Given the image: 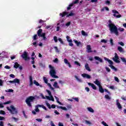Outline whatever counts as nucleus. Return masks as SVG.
<instances>
[{
  "mask_svg": "<svg viewBox=\"0 0 126 126\" xmlns=\"http://www.w3.org/2000/svg\"><path fill=\"white\" fill-rule=\"evenodd\" d=\"M85 123L87 124V125H92L91 122H90V121H88L87 120L85 121Z\"/></svg>",
  "mask_w": 126,
  "mask_h": 126,
  "instance_id": "nucleus-53",
  "label": "nucleus"
},
{
  "mask_svg": "<svg viewBox=\"0 0 126 126\" xmlns=\"http://www.w3.org/2000/svg\"><path fill=\"white\" fill-rule=\"evenodd\" d=\"M46 92H47L49 96H44V95H43V94H41L40 96L41 97H42V99H47V100H49V101H52L53 102H54L55 99L54 98V96H53V95H52V93L51 92V91L48 90H46Z\"/></svg>",
  "mask_w": 126,
  "mask_h": 126,
  "instance_id": "nucleus-2",
  "label": "nucleus"
},
{
  "mask_svg": "<svg viewBox=\"0 0 126 126\" xmlns=\"http://www.w3.org/2000/svg\"><path fill=\"white\" fill-rule=\"evenodd\" d=\"M87 110L88 111V112H90V113H94V109H93L92 107H88L87 108Z\"/></svg>",
  "mask_w": 126,
  "mask_h": 126,
  "instance_id": "nucleus-23",
  "label": "nucleus"
},
{
  "mask_svg": "<svg viewBox=\"0 0 126 126\" xmlns=\"http://www.w3.org/2000/svg\"><path fill=\"white\" fill-rule=\"evenodd\" d=\"M74 15V13L71 12L68 15L66 16V17H69V16H73Z\"/></svg>",
  "mask_w": 126,
  "mask_h": 126,
  "instance_id": "nucleus-42",
  "label": "nucleus"
},
{
  "mask_svg": "<svg viewBox=\"0 0 126 126\" xmlns=\"http://www.w3.org/2000/svg\"><path fill=\"white\" fill-rule=\"evenodd\" d=\"M85 67L86 69L88 71H91V69H90V67H89V65L88 64H86L85 65Z\"/></svg>",
  "mask_w": 126,
  "mask_h": 126,
  "instance_id": "nucleus-29",
  "label": "nucleus"
},
{
  "mask_svg": "<svg viewBox=\"0 0 126 126\" xmlns=\"http://www.w3.org/2000/svg\"><path fill=\"white\" fill-rule=\"evenodd\" d=\"M117 49L120 53H124V49L122 48L121 46H118Z\"/></svg>",
  "mask_w": 126,
  "mask_h": 126,
  "instance_id": "nucleus-30",
  "label": "nucleus"
},
{
  "mask_svg": "<svg viewBox=\"0 0 126 126\" xmlns=\"http://www.w3.org/2000/svg\"><path fill=\"white\" fill-rule=\"evenodd\" d=\"M19 66H20L19 64H18V63H15V64L14 65V67L15 68H18Z\"/></svg>",
  "mask_w": 126,
  "mask_h": 126,
  "instance_id": "nucleus-34",
  "label": "nucleus"
},
{
  "mask_svg": "<svg viewBox=\"0 0 126 126\" xmlns=\"http://www.w3.org/2000/svg\"><path fill=\"white\" fill-rule=\"evenodd\" d=\"M43 78L45 83L47 84L48 86H49L50 89H51V90H53V91H55V89L53 88V87H52V85H51V84L50 83H48V79H47V78L45 77H43Z\"/></svg>",
  "mask_w": 126,
  "mask_h": 126,
  "instance_id": "nucleus-11",
  "label": "nucleus"
},
{
  "mask_svg": "<svg viewBox=\"0 0 126 126\" xmlns=\"http://www.w3.org/2000/svg\"><path fill=\"white\" fill-rule=\"evenodd\" d=\"M33 85V81L32 79V76H30V86H32Z\"/></svg>",
  "mask_w": 126,
  "mask_h": 126,
  "instance_id": "nucleus-31",
  "label": "nucleus"
},
{
  "mask_svg": "<svg viewBox=\"0 0 126 126\" xmlns=\"http://www.w3.org/2000/svg\"><path fill=\"white\" fill-rule=\"evenodd\" d=\"M85 89L87 92H89V91H90V89L88 87H86Z\"/></svg>",
  "mask_w": 126,
  "mask_h": 126,
  "instance_id": "nucleus-61",
  "label": "nucleus"
},
{
  "mask_svg": "<svg viewBox=\"0 0 126 126\" xmlns=\"http://www.w3.org/2000/svg\"><path fill=\"white\" fill-rule=\"evenodd\" d=\"M57 103H58V104L59 105H63V104L62 103V102H60V101L59 100V97H57L56 96H54Z\"/></svg>",
  "mask_w": 126,
  "mask_h": 126,
  "instance_id": "nucleus-32",
  "label": "nucleus"
},
{
  "mask_svg": "<svg viewBox=\"0 0 126 126\" xmlns=\"http://www.w3.org/2000/svg\"><path fill=\"white\" fill-rule=\"evenodd\" d=\"M68 14V12L64 11L62 13H60V16H62V17H64L65 15H67Z\"/></svg>",
  "mask_w": 126,
  "mask_h": 126,
  "instance_id": "nucleus-21",
  "label": "nucleus"
},
{
  "mask_svg": "<svg viewBox=\"0 0 126 126\" xmlns=\"http://www.w3.org/2000/svg\"><path fill=\"white\" fill-rule=\"evenodd\" d=\"M74 78L78 81V82H82V80L78 77L77 75L74 76Z\"/></svg>",
  "mask_w": 126,
  "mask_h": 126,
  "instance_id": "nucleus-27",
  "label": "nucleus"
},
{
  "mask_svg": "<svg viewBox=\"0 0 126 126\" xmlns=\"http://www.w3.org/2000/svg\"><path fill=\"white\" fill-rule=\"evenodd\" d=\"M0 114L1 115H5V112H4V111H3V110H0Z\"/></svg>",
  "mask_w": 126,
  "mask_h": 126,
  "instance_id": "nucleus-51",
  "label": "nucleus"
},
{
  "mask_svg": "<svg viewBox=\"0 0 126 126\" xmlns=\"http://www.w3.org/2000/svg\"><path fill=\"white\" fill-rule=\"evenodd\" d=\"M33 83H34V84L36 85V86H39V83H38V82L36 81L35 80H34L33 81Z\"/></svg>",
  "mask_w": 126,
  "mask_h": 126,
  "instance_id": "nucleus-49",
  "label": "nucleus"
},
{
  "mask_svg": "<svg viewBox=\"0 0 126 126\" xmlns=\"http://www.w3.org/2000/svg\"><path fill=\"white\" fill-rule=\"evenodd\" d=\"M72 99L73 100H75L76 102H79V98L78 97H72Z\"/></svg>",
  "mask_w": 126,
  "mask_h": 126,
  "instance_id": "nucleus-38",
  "label": "nucleus"
},
{
  "mask_svg": "<svg viewBox=\"0 0 126 126\" xmlns=\"http://www.w3.org/2000/svg\"><path fill=\"white\" fill-rule=\"evenodd\" d=\"M60 109H61V110H63V111H67V108H66V107H65L61 106V107H60Z\"/></svg>",
  "mask_w": 126,
  "mask_h": 126,
  "instance_id": "nucleus-39",
  "label": "nucleus"
},
{
  "mask_svg": "<svg viewBox=\"0 0 126 126\" xmlns=\"http://www.w3.org/2000/svg\"><path fill=\"white\" fill-rule=\"evenodd\" d=\"M112 12L113 13H114L113 14L114 17H116V18H120V17H122V15L120 14V13L119 11H117V10H112ZM116 14L118 15H117Z\"/></svg>",
  "mask_w": 126,
  "mask_h": 126,
  "instance_id": "nucleus-9",
  "label": "nucleus"
},
{
  "mask_svg": "<svg viewBox=\"0 0 126 126\" xmlns=\"http://www.w3.org/2000/svg\"><path fill=\"white\" fill-rule=\"evenodd\" d=\"M45 104L47 107H48L49 109H51V104L50 103H48V102L46 101Z\"/></svg>",
  "mask_w": 126,
  "mask_h": 126,
  "instance_id": "nucleus-41",
  "label": "nucleus"
},
{
  "mask_svg": "<svg viewBox=\"0 0 126 126\" xmlns=\"http://www.w3.org/2000/svg\"><path fill=\"white\" fill-rule=\"evenodd\" d=\"M104 98H105V99H107V100H111L110 96L108 94L105 95Z\"/></svg>",
  "mask_w": 126,
  "mask_h": 126,
  "instance_id": "nucleus-36",
  "label": "nucleus"
},
{
  "mask_svg": "<svg viewBox=\"0 0 126 126\" xmlns=\"http://www.w3.org/2000/svg\"><path fill=\"white\" fill-rule=\"evenodd\" d=\"M118 44L119 45H120V46H122V47H124V46H125V43H124V42H123L122 41L121 42H119Z\"/></svg>",
  "mask_w": 126,
  "mask_h": 126,
  "instance_id": "nucleus-48",
  "label": "nucleus"
},
{
  "mask_svg": "<svg viewBox=\"0 0 126 126\" xmlns=\"http://www.w3.org/2000/svg\"><path fill=\"white\" fill-rule=\"evenodd\" d=\"M43 105L38 104L35 106L34 110L32 111V114L33 115H36V113H39L40 112V110L38 108H42Z\"/></svg>",
  "mask_w": 126,
  "mask_h": 126,
  "instance_id": "nucleus-7",
  "label": "nucleus"
},
{
  "mask_svg": "<svg viewBox=\"0 0 126 126\" xmlns=\"http://www.w3.org/2000/svg\"><path fill=\"white\" fill-rule=\"evenodd\" d=\"M45 22H46V21H43L42 20H40L39 21V23L40 24H42V25H43V26H46L47 24H46V23H45Z\"/></svg>",
  "mask_w": 126,
  "mask_h": 126,
  "instance_id": "nucleus-24",
  "label": "nucleus"
},
{
  "mask_svg": "<svg viewBox=\"0 0 126 126\" xmlns=\"http://www.w3.org/2000/svg\"><path fill=\"white\" fill-rule=\"evenodd\" d=\"M75 44L77 46V47H79V46H81V42L80 41H78L76 40H73Z\"/></svg>",
  "mask_w": 126,
  "mask_h": 126,
  "instance_id": "nucleus-26",
  "label": "nucleus"
},
{
  "mask_svg": "<svg viewBox=\"0 0 126 126\" xmlns=\"http://www.w3.org/2000/svg\"><path fill=\"white\" fill-rule=\"evenodd\" d=\"M46 29H52V26H47L46 27Z\"/></svg>",
  "mask_w": 126,
  "mask_h": 126,
  "instance_id": "nucleus-54",
  "label": "nucleus"
},
{
  "mask_svg": "<svg viewBox=\"0 0 126 126\" xmlns=\"http://www.w3.org/2000/svg\"><path fill=\"white\" fill-rule=\"evenodd\" d=\"M53 39L55 42V43H57L58 42V37L56 36H54Z\"/></svg>",
  "mask_w": 126,
  "mask_h": 126,
  "instance_id": "nucleus-46",
  "label": "nucleus"
},
{
  "mask_svg": "<svg viewBox=\"0 0 126 126\" xmlns=\"http://www.w3.org/2000/svg\"><path fill=\"white\" fill-rule=\"evenodd\" d=\"M94 84H96L97 86H98V87H100V86H101V82L98 80V79L95 80V81L94 82Z\"/></svg>",
  "mask_w": 126,
  "mask_h": 126,
  "instance_id": "nucleus-19",
  "label": "nucleus"
},
{
  "mask_svg": "<svg viewBox=\"0 0 126 126\" xmlns=\"http://www.w3.org/2000/svg\"><path fill=\"white\" fill-rule=\"evenodd\" d=\"M99 87V92H100V93H104V89H103V88H102V86H100Z\"/></svg>",
  "mask_w": 126,
  "mask_h": 126,
  "instance_id": "nucleus-33",
  "label": "nucleus"
},
{
  "mask_svg": "<svg viewBox=\"0 0 126 126\" xmlns=\"http://www.w3.org/2000/svg\"><path fill=\"white\" fill-rule=\"evenodd\" d=\"M109 30L111 32H118V28L115 24L112 23L111 20L109 21L108 25Z\"/></svg>",
  "mask_w": 126,
  "mask_h": 126,
  "instance_id": "nucleus-4",
  "label": "nucleus"
},
{
  "mask_svg": "<svg viewBox=\"0 0 126 126\" xmlns=\"http://www.w3.org/2000/svg\"><path fill=\"white\" fill-rule=\"evenodd\" d=\"M79 0H76L74 1H73L71 3H70L69 5V6L67 7V11H68V10H70V9H71V7L73 6V4H76L77 3H79Z\"/></svg>",
  "mask_w": 126,
  "mask_h": 126,
  "instance_id": "nucleus-10",
  "label": "nucleus"
},
{
  "mask_svg": "<svg viewBox=\"0 0 126 126\" xmlns=\"http://www.w3.org/2000/svg\"><path fill=\"white\" fill-rule=\"evenodd\" d=\"M49 68L50 69L49 74L53 77V78H59V76H57V72L56 71V69L55 67L53 66L52 65H49Z\"/></svg>",
  "mask_w": 126,
  "mask_h": 126,
  "instance_id": "nucleus-1",
  "label": "nucleus"
},
{
  "mask_svg": "<svg viewBox=\"0 0 126 126\" xmlns=\"http://www.w3.org/2000/svg\"><path fill=\"white\" fill-rule=\"evenodd\" d=\"M64 63H65V64H67V65H68V66H69V67H70V68L71 67V65H70V63H69V62H68V61L67 60V59H64Z\"/></svg>",
  "mask_w": 126,
  "mask_h": 126,
  "instance_id": "nucleus-20",
  "label": "nucleus"
},
{
  "mask_svg": "<svg viewBox=\"0 0 126 126\" xmlns=\"http://www.w3.org/2000/svg\"><path fill=\"white\" fill-rule=\"evenodd\" d=\"M4 68H6V69H10V66L6 65L4 66Z\"/></svg>",
  "mask_w": 126,
  "mask_h": 126,
  "instance_id": "nucleus-58",
  "label": "nucleus"
},
{
  "mask_svg": "<svg viewBox=\"0 0 126 126\" xmlns=\"http://www.w3.org/2000/svg\"><path fill=\"white\" fill-rule=\"evenodd\" d=\"M45 33L42 32H38V35L40 37H42L43 38L44 40H47V38L45 36Z\"/></svg>",
  "mask_w": 126,
  "mask_h": 126,
  "instance_id": "nucleus-14",
  "label": "nucleus"
},
{
  "mask_svg": "<svg viewBox=\"0 0 126 126\" xmlns=\"http://www.w3.org/2000/svg\"><path fill=\"white\" fill-rule=\"evenodd\" d=\"M104 60L105 61H107V62H108V63H109V66L110 67H111V69H113V70L114 71H117L118 70V69H117V68H116L115 66H114V65H113V62L110 60H109L108 58L105 57L104 58Z\"/></svg>",
  "mask_w": 126,
  "mask_h": 126,
  "instance_id": "nucleus-6",
  "label": "nucleus"
},
{
  "mask_svg": "<svg viewBox=\"0 0 126 126\" xmlns=\"http://www.w3.org/2000/svg\"><path fill=\"white\" fill-rule=\"evenodd\" d=\"M0 126H3V122H2V121L0 122Z\"/></svg>",
  "mask_w": 126,
  "mask_h": 126,
  "instance_id": "nucleus-64",
  "label": "nucleus"
},
{
  "mask_svg": "<svg viewBox=\"0 0 126 126\" xmlns=\"http://www.w3.org/2000/svg\"><path fill=\"white\" fill-rule=\"evenodd\" d=\"M82 76L83 77H84V78H87L88 79H90V78H91V75H88L87 74H85V73L82 74Z\"/></svg>",
  "mask_w": 126,
  "mask_h": 126,
  "instance_id": "nucleus-17",
  "label": "nucleus"
},
{
  "mask_svg": "<svg viewBox=\"0 0 126 126\" xmlns=\"http://www.w3.org/2000/svg\"><path fill=\"white\" fill-rule=\"evenodd\" d=\"M66 38L68 43H72V40L69 39V36H67Z\"/></svg>",
  "mask_w": 126,
  "mask_h": 126,
  "instance_id": "nucleus-35",
  "label": "nucleus"
},
{
  "mask_svg": "<svg viewBox=\"0 0 126 126\" xmlns=\"http://www.w3.org/2000/svg\"><path fill=\"white\" fill-rule=\"evenodd\" d=\"M58 41H59V42H60L61 44H63V40L62 39V38H59Z\"/></svg>",
  "mask_w": 126,
  "mask_h": 126,
  "instance_id": "nucleus-60",
  "label": "nucleus"
},
{
  "mask_svg": "<svg viewBox=\"0 0 126 126\" xmlns=\"http://www.w3.org/2000/svg\"><path fill=\"white\" fill-rule=\"evenodd\" d=\"M88 85L89 86H91V87L94 89V90H96L97 89V88L96 87V86L94 85L93 83H88Z\"/></svg>",
  "mask_w": 126,
  "mask_h": 126,
  "instance_id": "nucleus-16",
  "label": "nucleus"
},
{
  "mask_svg": "<svg viewBox=\"0 0 126 126\" xmlns=\"http://www.w3.org/2000/svg\"><path fill=\"white\" fill-rule=\"evenodd\" d=\"M34 99L35 97L34 96H31L26 99V103L29 107H30L31 108L32 107V104L31 103L33 102Z\"/></svg>",
  "mask_w": 126,
  "mask_h": 126,
  "instance_id": "nucleus-5",
  "label": "nucleus"
},
{
  "mask_svg": "<svg viewBox=\"0 0 126 126\" xmlns=\"http://www.w3.org/2000/svg\"><path fill=\"white\" fill-rule=\"evenodd\" d=\"M94 59L96 61H99V63H103V60H102V59H101L100 57H99L98 56L94 57Z\"/></svg>",
  "mask_w": 126,
  "mask_h": 126,
  "instance_id": "nucleus-22",
  "label": "nucleus"
},
{
  "mask_svg": "<svg viewBox=\"0 0 126 126\" xmlns=\"http://www.w3.org/2000/svg\"><path fill=\"white\" fill-rule=\"evenodd\" d=\"M32 45L34 46V47H37V42L34 41V40L32 41Z\"/></svg>",
  "mask_w": 126,
  "mask_h": 126,
  "instance_id": "nucleus-43",
  "label": "nucleus"
},
{
  "mask_svg": "<svg viewBox=\"0 0 126 126\" xmlns=\"http://www.w3.org/2000/svg\"><path fill=\"white\" fill-rule=\"evenodd\" d=\"M121 60L122 61L123 63H125V64H126V58L121 57Z\"/></svg>",
  "mask_w": 126,
  "mask_h": 126,
  "instance_id": "nucleus-37",
  "label": "nucleus"
},
{
  "mask_svg": "<svg viewBox=\"0 0 126 126\" xmlns=\"http://www.w3.org/2000/svg\"><path fill=\"white\" fill-rule=\"evenodd\" d=\"M71 23L70 22H68V23H66L65 24V26L67 27H68V26H69V25H70Z\"/></svg>",
  "mask_w": 126,
  "mask_h": 126,
  "instance_id": "nucleus-59",
  "label": "nucleus"
},
{
  "mask_svg": "<svg viewBox=\"0 0 126 126\" xmlns=\"http://www.w3.org/2000/svg\"><path fill=\"white\" fill-rule=\"evenodd\" d=\"M6 83L8 85H9V83H11V84H13L14 83H15V84H16V83L17 84H20V80H19V79H17V78H15L13 81H7L6 82Z\"/></svg>",
  "mask_w": 126,
  "mask_h": 126,
  "instance_id": "nucleus-8",
  "label": "nucleus"
},
{
  "mask_svg": "<svg viewBox=\"0 0 126 126\" xmlns=\"http://www.w3.org/2000/svg\"><path fill=\"white\" fill-rule=\"evenodd\" d=\"M22 58L25 60V61H28L29 60V57H28V53L26 51H24L23 54L21 55Z\"/></svg>",
  "mask_w": 126,
  "mask_h": 126,
  "instance_id": "nucleus-12",
  "label": "nucleus"
},
{
  "mask_svg": "<svg viewBox=\"0 0 126 126\" xmlns=\"http://www.w3.org/2000/svg\"><path fill=\"white\" fill-rule=\"evenodd\" d=\"M74 64H76V65H78V66H80V63H78L77 61H75Z\"/></svg>",
  "mask_w": 126,
  "mask_h": 126,
  "instance_id": "nucleus-44",
  "label": "nucleus"
},
{
  "mask_svg": "<svg viewBox=\"0 0 126 126\" xmlns=\"http://www.w3.org/2000/svg\"><path fill=\"white\" fill-rule=\"evenodd\" d=\"M3 84V81H2L1 79H0V86H2Z\"/></svg>",
  "mask_w": 126,
  "mask_h": 126,
  "instance_id": "nucleus-56",
  "label": "nucleus"
},
{
  "mask_svg": "<svg viewBox=\"0 0 126 126\" xmlns=\"http://www.w3.org/2000/svg\"><path fill=\"white\" fill-rule=\"evenodd\" d=\"M119 99L116 100V106H117V108L119 109V110H121V109H122V105H121V103L119 102Z\"/></svg>",
  "mask_w": 126,
  "mask_h": 126,
  "instance_id": "nucleus-15",
  "label": "nucleus"
},
{
  "mask_svg": "<svg viewBox=\"0 0 126 126\" xmlns=\"http://www.w3.org/2000/svg\"><path fill=\"white\" fill-rule=\"evenodd\" d=\"M102 125H103V126H109V125H108V124H107V123H106V122H105L104 121H102L101 122Z\"/></svg>",
  "mask_w": 126,
  "mask_h": 126,
  "instance_id": "nucleus-47",
  "label": "nucleus"
},
{
  "mask_svg": "<svg viewBox=\"0 0 126 126\" xmlns=\"http://www.w3.org/2000/svg\"><path fill=\"white\" fill-rule=\"evenodd\" d=\"M6 109L11 115H16L18 114V111L16 109L15 106L10 105V106L7 107Z\"/></svg>",
  "mask_w": 126,
  "mask_h": 126,
  "instance_id": "nucleus-3",
  "label": "nucleus"
},
{
  "mask_svg": "<svg viewBox=\"0 0 126 126\" xmlns=\"http://www.w3.org/2000/svg\"><path fill=\"white\" fill-rule=\"evenodd\" d=\"M39 66H40L41 67H45V64L42 63H39Z\"/></svg>",
  "mask_w": 126,
  "mask_h": 126,
  "instance_id": "nucleus-55",
  "label": "nucleus"
},
{
  "mask_svg": "<svg viewBox=\"0 0 126 126\" xmlns=\"http://www.w3.org/2000/svg\"><path fill=\"white\" fill-rule=\"evenodd\" d=\"M82 35H83V36H87L88 33L86 32H82Z\"/></svg>",
  "mask_w": 126,
  "mask_h": 126,
  "instance_id": "nucleus-52",
  "label": "nucleus"
},
{
  "mask_svg": "<svg viewBox=\"0 0 126 126\" xmlns=\"http://www.w3.org/2000/svg\"><path fill=\"white\" fill-rule=\"evenodd\" d=\"M113 60L117 63H121V61H120V58L116 53H115V56L113 58Z\"/></svg>",
  "mask_w": 126,
  "mask_h": 126,
  "instance_id": "nucleus-13",
  "label": "nucleus"
},
{
  "mask_svg": "<svg viewBox=\"0 0 126 126\" xmlns=\"http://www.w3.org/2000/svg\"><path fill=\"white\" fill-rule=\"evenodd\" d=\"M53 86L54 87H55V88H57V89H59L60 88V86H59V85H58V82H54Z\"/></svg>",
  "mask_w": 126,
  "mask_h": 126,
  "instance_id": "nucleus-28",
  "label": "nucleus"
},
{
  "mask_svg": "<svg viewBox=\"0 0 126 126\" xmlns=\"http://www.w3.org/2000/svg\"><path fill=\"white\" fill-rule=\"evenodd\" d=\"M33 41L35 40H37V34H35L33 36Z\"/></svg>",
  "mask_w": 126,
  "mask_h": 126,
  "instance_id": "nucleus-57",
  "label": "nucleus"
},
{
  "mask_svg": "<svg viewBox=\"0 0 126 126\" xmlns=\"http://www.w3.org/2000/svg\"><path fill=\"white\" fill-rule=\"evenodd\" d=\"M87 51L88 53H91L92 52V50H91V46L90 45L87 46Z\"/></svg>",
  "mask_w": 126,
  "mask_h": 126,
  "instance_id": "nucleus-25",
  "label": "nucleus"
},
{
  "mask_svg": "<svg viewBox=\"0 0 126 126\" xmlns=\"http://www.w3.org/2000/svg\"><path fill=\"white\" fill-rule=\"evenodd\" d=\"M105 69L107 70V71H108V72H110V71H111V69H110L108 67H106Z\"/></svg>",
  "mask_w": 126,
  "mask_h": 126,
  "instance_id": "nucleus-62",
  "label": "nucleus"
},
{
  "mask_svg": "<svg viewBox=\"0 0 126 126\" xmlns=\"http://www.w3.org/2000/svg\"><path fill=\"white\" fill-rule=\"evenodd\" d=\"M56 53H60V50H59V49H58V47L57 46L54 47Z\"/></svg>",
  "mask_w": 126,
  "mask_h": 126,
  "instance_id": "nucleus-40",
  "label": "nucleus"
},
{
  "mask_svg": "<svg viewBox=\"0 0 126 126\" xmlns=\"http://www.w3.org/2000/svg\"><path fill=\"white\" fill-rule=\"evenodd\" d=\"M118 30L119 31H120V32H124L125 31V29L123 28H119Z\"/></svg>",
  "mask_w": 126,
  "mask_h": 126,
  "instance_id": "nucleus-45",
  "label": "nucleus"
},
{
  "mask_svg": "<svg viewBox=\"0 0 126 126\" xmlns=\"http://www.w3.org/2000/svg\"><path fill=\"white\" fill-rule=\"evenodd\" d=\"M35 120H36V121H37V122H41L43 121V120H42V119H36Z\"/></svg>",
  "mask_w": 126,
  "mask_h": 126,
  "instance_id": "nucleus-63",
  "label": "nucleus"
},
{
  "mask_svg": "<svg viewBox=\"0 0 126 126\" xmlns=\"http://www.w3.org/2000/svg\"><path fill=\"white\" fill-rule=\"evenodd\" d=\"M114 80H115V81H116L118 83L120 82V80H119V78L117 77H114Z\"/></svg>",
  "mask_w": 126,
  "mask_h": 126,
  "instance_id": "nucleus-50",
  "label": "nucleus"
},
{
  "mask_svg": "<svg viewBox=\"0 0 126 126\" xmlns=\"http://www.w3.org/2000/svg\"><path fill=\"white\" fill-rule=\"evenodd\" d=\"M10 103H11V101H8L3 103H0V108H3V105H7L8 104H10Z\"/></svg>",
  "mask_w": 126,
  "mask_h": 126,
  "instance_id": "nucleus-18",
  "label": "nucleus"
}]
</instances>
